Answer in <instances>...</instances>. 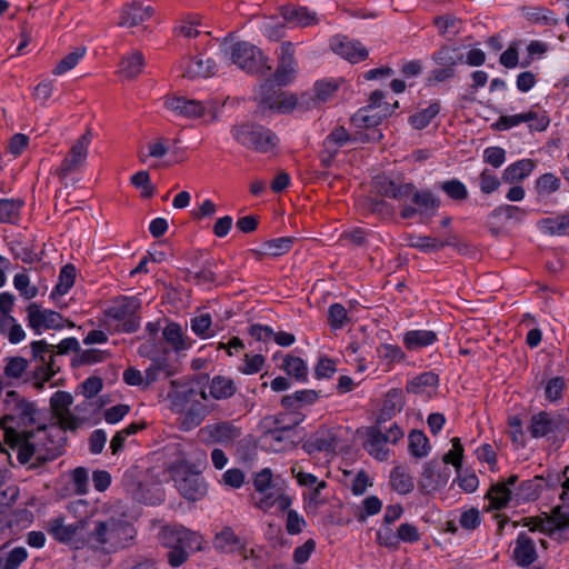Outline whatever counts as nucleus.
I'll return each mask as SVG.
<instances>
[{"label":"nucleus","mask_w":569,"mask_h":569,"mask_svg":"<svg viewBox=\"0 0 569 569\" xmlns=\"http://www.w3.org/2000/svg\"><path fill=\"white\" fill-rule=\"evenodd\" d=\"M29 361L22 357H11L7 359L3 375L8 379H20L26 373Z\"/></svg>","instance_id":"obj_57"},{"label":"nucleus","mask_w":569,"mask_h":569,"mask_svg":"<svg viewBox=\"0 0 569 569\" xmlns=\"http://www.w3.org/2000/svg\"><path fill=\"white\" fill-rule=\"evenodd\" d=\"M29 327L37 332L46 329L63 328V318L59 312L48 309H41L37 303H30L27 307Z\"/></svg>","instance_id":"obj_19"},{"label":"nucleus","mask_w":569,"mask_h":569,"mask_svg":"<svg viewBox=\"0 0 569 569\" xmlns=\"http://www.w3.org/2000/svg\"><path fill=\"white\" fill-rule=\"evenodd\" d=\"M435 24L440 34L445 37H453L460 32L462 21L455 16L445 14L435 19Z\"/></svg>","instance_id":"obj_52"},{"label":"nucleus","mask_w":569,"mask_h":569,"mask_svg":"<svg viewBox=\"0 0 569 569\" xmlns=\"http://www.w3.org/2000/svg\"><path fill=\"white\" fill-rule=\"evenodd\" d=\"M511 497L510 489L503 483L492 485L490 490L487 493V498L490 501V509H501L505 508Z\"/></svg>","instance_id":"obj_47"},{"label":"nucleus","mask_w":569,"mask_h":569,"mask_svg":"<svg viewBox=\"0 0 569 569\" xmlns=\"http://www.w3.org/2000/svg\"><path fill=\"white\" fill-rule=\"evenodd\" d=\"M330 46L335 53L351 63L363 61L369 54L368 49L360 41L342 36L335 37Z\"/></svg>","instance_id":"obj_21"},{"label":"nucleus","mask_w":569,"mask_h":569,"mask_svg":"<svg viewBox=\"0 0 569 569\" xmlns=\"http://www.w3.org/2000/svg\"><path fill=\"white\" fill-rule=\"evenodd\" d=\"M527 214V211L518 206L502 204L491 211L488 217V224L490 231L498 233L501 224L509 220L521 221Z\"/></svg>","instance_id":"obj_25"},{"label":"nucleus","mask_w":569,"mask_h":569,"mask_svg":"<svg viewBox=\"0 0 569 569\" xmlns=\"http://www.w3.org/2000/svg\"><path fill=\"white\" fill-rule=\"evenodd\" d=\"M7 438L11 447L17 450V459L20 465L28 466L29 469H37L46 462L54 459V450L48 451L40 449L23 432L7 431Z\"/></svg>","instance_id":"obj_6"},{"label":"nucleus","mask_w":569,"mask_h":569,"mask_svg":"<svg viewBox=\"0 0 569 569\" xmlns=\"http://www.w3.org/2000/svg\"><path fill=\"white\" fill-rule=\"evenodd\" d=\"M328 318L333 329H341L349 321L347 310L340 303H333L329 307Z\"/></svg>","instance_id":"obj_61"},{"label":"nucleus","mask_w":569,"mask_h":569,"mask_svg":"<svg viewBox=\"0 0 569 569\" xmlns=\"http://www.w3.org/2000/svg\"><path fill=\"white\" fill-rule=\"evenodd\" d=\"M437 66L455 70V67L463 62V54L458 47H442L432 54Z\"/></svg>","instance_id":"obj_38"},{"label":"nucleus","mask_w":569,"mask_h":569,"mask_svg":"<svg viewBox=\"0 0 569 569\" xmlns=\"http://www.w3.org/2000/svg\"><path fill=\"white\" fill-rule=\"evenodd\" d=\"M172 391L169 393L171 399L172 407L177 411H183L186 407L190 406L192 402H197L200 399L206 400L207 395L204 391H197L190 385H177L172 382Z\"/></svg>","instance_id":"obj_24"},{"label":"nucleus","mask_w":569,"mask_h":569,"mask_svg":"<svg viewBox=\"0 0 569 569\" xmlns=\"http://www.w3.org/2000/svg\"><path fill=\"white\" fill-rule=\"evenodd\" d=\"M430 449L427 436L419 430H412L409 433V451L416 458H423Z\"/></svg>","instance_id":"obj_51"},{"label":"nucleus","mask_w":569,"mask_h":569,"mask_svg":"<svg viewBox=\"0 0 569 569\" xmlns=\"http://www.w3.org/2000/svg\"><path fill=\"white\" fill-rule=\"evenodd\" d=\"M566 386H567V381L563 377L551 378L547 382L546 388H545V395H546L547 400L557 401L558 399H560Z\"/></svg>","instance_id":"obj_64"},{"label":"nucleus","mask_w":569,"mask_h":569,"mask_svg":"<svg viewBox=\"0 0 569 569\" xmlns=\"http://www.w3.org/2000/svg\"><path fill=\"white\" fill-rule=\"evenodd\" d=\"M179 70L182 77L193 80L214 76L217 64L202 52L196 54L190 53L181 59Z\"/></svg>","instance_id":"obj_14"},{"label":"nucleus","mask_w":569,"mask_h":569,"mask_svg":"<svg viewBox=\"0 0 569 569\" xmlns=\"http://www.w3.org/2000/svg\"><path fill=\"white\" fill-rule=\"evenodd\" d=\"M73 397L67 391H57L50 398V408L60 430L76 431L83 420L71 412Z\"/></svg>","instance_id":"obj_13"},{"label":"nucleus","mask_w":569,"mask_h":569,"mask_svg":"<svg viewBox=\"0 0 569 569\" xmlns=\"http://www.w3.org/2000/svg\"><path fill=\"white\" fill-rule=\"evenodd\" d=\"M336 446L337 437L330 431L318 432L305 443L308 453L317 451L333 452Z\"/></svg>","instance_id":"obj_37"},{"label":"nucleus","mask_w":569,"mask_h":569,"mask_svg":"<svg viewBox=\"0 0 569 569\" xmlns=\"http://www.w3.org/2000/svg\"><path fill=\"white\" fill-rule=\"evenodd\" d=\"M113 533V518L106 521H96L88 535L87 541L94 549L112 551L116 550V538Z\"/></svg>","instance_id":"obj_22"},{"label":"nucleus","mask_w":569,"mask_h":569,"mask_svg":"<svg viewBox=\"0 0 569 569\" xmlns=\"http://www.w3.org/2000/svg\"><path fill=\"white\" fill-rule=\"evenodd\" d=\"M212 319L209 313H201L199 316L193 317L190 320V327L194 335L200 338H209L211 336Z\"/></svg>","instance_id":"obj_58"},{"label":"nucleus","mask_w":569,"mask_h":569,"mask_svg":"<svg viewBox=\"0 0 569 569\" xmlns=\"http://www.w3.org/2000/svg\"><path fill=\"white\" fill-rule=\"evenodd\" d=\"M437 339L433 331L412 330L405 335L403 342L408 349H419L432 345Z\"/></svg>","instance_id":"obj_44"},{"label":"nucleus","mask_w":569,"mask_h":569,"mask_svg":"<svg viewBox=\"0 0 569 569\" xmlns=\"http://www.w3.org/2000/svg\"><path fill=\"white\" fill-rule=\"evenodd\" d=\"M116 549L126 547L137 535V530L127 521L113 519Z\"/></svg>","instance_id":"obj_48"},{"label":"nucleus","mask_w":569,"mask_h":569,"mask_svg":"<svg viewBox=\"0 0 569 569\" xmlns=\"http://www.w3.org/2000/svg\"><path fill=\"white\" fill-rule=\"evenodd\" d=\"M236 386L230 378L217 376L209 385V393L217 400L227 399L234 395Z\"/></svg>","instance_id":"obj_43"},{"label":"nucleus","mask_w":569,"mask_h":569,"mask_svg":"<svg viewBox=\"0 0 569 569\" xmlns=\"http://www.w3.org/2000/svg\"><path fill=\"white\" fill-rule=\"evenodd\" d=\"M538 558L536 543L526 533L521 532L517 540L512 551V559L520 567H529Z\"/></svg>","instance_id":"obj_27"},{"label":"nucleus","mask_w":569,"mask_h":569,"mask_svg":"<svg viewBox=\"0 0 569 569\" xmlns=\"http://www.w3.org/2000/svg\"><path fill=\"white\" fill-rule=\"evenodd\" d=\"M282 369L291 377L300 381L307 380V366L305 361L299 357L288 356L282 365Z\"/></svg>","instance_id":"obj_56"},{"label":"nucleus","mask_w":569,"mask_h":569,"mask_svg":"<svg viewBox=\"0 0 569 569\" xmlns=\"http://www.w3.org/2000/svg\"><path fill=\"white\" fill-rule=\"evenodd\" d=\"M164 106L174 114L186 118H200L207 111L204 102L184 97H170L164 101Z\"/></svg>","instance_id":"obj_23"},{"label":"nucleus","mask_w":569,"mask_h":569,"mask_svg":"<svg viewBox=\"0 0 569 569\" xmlns=\"http://www.w3.org/2000/svg\"><path fill=\"white\" fill-rule=\"evenodd\" d=\"M0 335L13 345L21 342L26 338L23 328L12 316H0Z\"/></svg>","instance_id":"obj_42"},{"label":"nucleus","mask_w":569,"mask_h":569,"mask_svg":"<svg viewBox=\"0 0 569 569\" xmlns=\"http://www.w3.org/2000/svg\"><path fill=\"white\" fill-rule=\"evenodd\" d=\"M388 442L385 441L383 430L380 427H370L367 430V441L365 448L377 460L383 461L389 456V450L386 448Z\"/></svg>","instance_id":"obj_32"},{"label":"nucleus","mask_w":569,"mask_h":569,"mask_svg":"<svg viewBox=\"0 0 569 569\" xmlns=\"http://www.w3.org/2000/svg\"><path fill=\"white\" fill-rule=\"evenodd\" d=\"M214 546L224 552H234L242 548L240 539L230 528H224L216 536Z\"/></svg>","instance_id":"obj_46"},{"label":"nucleus","mask_w":569,"mask_h":569,"mask_svg":"<svg viewBox=\"0 0 569 569\" xmlns=\"http://www.w3.org/2000/svg\"><path fill=\"white\" fill-rule=\"evenodd\" d=\"M142 70V58L139 52H133L123 57L119 63L118 73L126 81H132L138 78Z\"/></svg>","instance_id":"obj_39"},{"label":"nucleus","mask_w":569,"mask_h":569,"mask_svg":"<svg viewBox=\"0 0 569 569\" xmlns=\"http://www.w3.org/2000/svg\"><path fill=\"white\" fill-rule=\"evenodd\" d=\"M338 82L335 80H321L315 84V97L318 101L325 102L338 90Z\"/></svg>","instance_id":"obj_63"},{"label":"nucleus","mask_w":569,"mask_h":569,"mask_svg":"<svg viewBox=\"0 0 569 569\" xmlns=\"http://www.w3.org/2000/svg\"><path fill=\"white\" fill-rule=\"evenodd\" d=\"M87 54V48L86 47H77L71 52H69L67 56H64L52 70V74L57 77H61L66 74L67 72L74 69L80 61L86 57Z\"/></svg>","instance_id":"obj_40"},{"label":"nucleus","mask_w":569,"mask_h":569,"mask_svg":"<svg viewBox=\"0 0 569 569\" xmlns=\"http://www.w3.org/2000/svg\"><path fill=\"white\" fill-rule=\"evenodd\" d=\"M149 530L161 546L169 549L168 562L173 568L183 565L192 552L202 548L201 536L181 525L153 519L150 521Z\"/></svg>","instance_id":"obj_1"},{"label":"nucleus","mask_w":569,"mask_h":569,"mask_svg":"<svg viewBox=\"0 0 569 569\" xmlns=\"http://www.w3.org/2000/svg\"><path fill=\"white\" fill-rule=\"evenodd\" d=\"M440 189L443 190L453 200H465L468 197L466 186L458 179H452L440 183Z\"/></svg>","instance_id":"obj_60"},{"label":"nucleus","mask_w":569,"mask_h":569,"mask_svg":"<svg viewBox=\"0 0 569 569\" xmlns=\"http://www.w3.org/2000/svg\"><path fill=\"white\" fill-rule=\"evenodd\" d=\"M26 558L27 550L23 547L10 551L0 550V569H17Z\"/></svg>","instance_id":"obj_50"},{"label":"nucleus","mask_w":569,"mask_h":569,"mask_svg":"<svg viewBox=\"0 0 569 569\" xmlns=\"http://www.w3.org/2000/svg\"><path fill=\"white\" fill-rule=\"evenodd\" d=\"M281 418L273 416L263 420L268 428L261 436L262 446L273 452L288 450L295 445V432L290 426H280Z\"/></svg>","instance_id":"obj_9"},{"label":"nucleus","mask_w":569,"mask_h":569,"mask_svg":"<svg viewBox=\"0 0 569 569\" xmlns=\"http://www.w3.org/2000/svg\"><path fill=\"white\" fill-rule=\"evenodd\" d=\"M522 525L530 531H540L551 536L555 531L569 529V511L557 506L550 513L543 512L537 517L523 518Z\"/></svg>","instance_id":"obj_12"},{"label":"nucleus","mask_w":569,"mask_h":569,"mask_svg":"<svg viewBox=\"0 0 569 569\" xmlns=\"http://www.w3.org/2000/svg\"><path fill=\"white\" fill-rule=\"evenodd\" d=\"M140 299L137 297H124L118 299L103 312L104 325L114 330L134 331L139 328Z\"/></svg>","instance_id":"obj_5"},{"label":"nucleus","mask_w":569,"mask_h":569,"mask_svg":"<svg viewBox=\"0 0 569 569\" xmlns=\"http://www.w3.org/2000/svg\"><path fill=\"white\" fill-rule=\"evenodd\" d=\"M541 229L549 234H569V217L547 218L540 221Z\"/></svg>","instance_id":"obj_55"},{"label":"nucleus","mask_w":569,"mask_h":569,"mask_svg":"<svg viewBox=\"0 0 569 569\" xmlns=\"http://www.w3.org/2000/svg\"><path fill=\"white\" fill-rule=\"evenodd\" d=\"M282 19L295 27H309L317 24V13L306 7L284 6L281 9Z\"/></svg>","instance_id":"obj_28"},{"label":"nucleus","mask_w":569,"mask_h":569,"mask_svg":"<svg viewBox=\"0 0 569 569\" xmlns=\"http://www.w3.org/2000/svg\"><path fill=\"white\" fill-rule=\"evenodd\" d=\"M91 143V132L86 131L78 140L73 143L69 154L61 162V166L57 169L59 178L64 179L67 176L79 168H81L88 157L89 146Z\"/></svg>","instance_id":"obj_16"},{"label":"nucleus","mask_w":569,"mask_h":569,"mask_svg":"<svg viewBox=\"0 0 569 569\" xmlns=\"http://www.w3.org/2000/svg\"><path fill=\"white\" fill-rule=\"evenodd\" d=\"M23 201L17 199H0V222L12 223L20 213Z\"/></svg>","instance_id":"obj_53"},{"label":"nucleus","mask_w":569,"mask_h":569,"mask_svg":"<svg viewBox=\"0 0 569 569\" xmlns=\"http://www.w3.org/2000/svg\"><path fill=\"white\" fill-rule=\"evenodd\" d=\"M254 493L253 503L257 508L268 511L277 507L283 511L291 505V499L286 493V481L280 476H274L269 468H263L253 477Z\"/></svg>","instance_id":"obj_3"},{"label":"nucleus","mask_w":569,"mask_h":569,"mask_svg":"<svg viewBox=\"0 0 569 569\" xmlns=\"http://www.w3.org/2000/svg\"><path fill=\"white\" fill-rule=\"evenodd\" d=\"M140 8L138 4H127L123 7L120 16L119 26L124 28H132L138 26L140 21Z\"/></svg>","instance_id":"obj_62"},{"label":"nucleus","mask_w":569,"mask_h":569,"mask_svg":"<svg viewBox=\"0 0 569 569\" xmlns=\"http://www.w3.org/2000/svg\"><path fill=\"white\" fill-rule=\"evenodd\" d=\"M455 237H449L446 241H440L433 237L416 236L411 233L406 234L405 237V240L409 247L419 249L423 252H436L445 246H455Z\"/></svg>","instance_id":"obj_31"},{"label":"nucleus","mask_w":569,"mask_h":569,"mask_svg":"<svg viewBox=\"0 0 569 569\" xmlns=\"http://www.w3.org/2000/svg\"><path fill=\"white\" fill-rule=\"evenodd\" d=\"M233 138L242 146L259 152H268L276 148L277 136L261 126L243 123L232 127Z\"/></svg>","instance_id":"obj_7"},{"label":"nucleus","mask_w":569,"mask_h":569,"mask_svg":"<svg viewBox=\"0 0 569 569\" xmlns=\"http://www.w3.org/2000/svg\"><path fill=\"white\" fill-rule=\"evenodd\" d=\"M439 468L440 466L436 461L425 463L420 479V487L423 490H436L447 482V477L441 475Z\"/></svg>","instance_id":"obj_35"},{"label":"nucleus","mask_w":569,"mask_h":569,"mask_svg":"<svg viewBox=\"0 0 569 569\" xmlns=\"http://www.w3.org/2000/svg\"><path fill=\"white\" fill-rule=\"evenodd\" d=\"M438 382H439V379L436 373L423 372V373L412 378L408 382L406 390L409 393H415V395H431L436 390Z\"/></svg>","instance_id":"obj_34"},{"label":"nucleus","mask_w":569,"mask_h":569,"mask_svg":"<svg viewBox=\"0 0 569 569\" xmlns=\"http://www.w3.org/2000/svg\"><path fill=\"white\" fill-rule=\"evenodd\" d=\"M535 163L530 159H522L509 164L502 172V180L506 183H517L526 179L533 170Z\"/></svg>","instance_id":"obj_36"},{"label":"nucleus","mask_w":569,"mask_h":569,"mask_svg":"<svg viewBox=\"0 0 569 569\" xmlns=\"http://www.w3.org/2000/svg\"><path fill=\"white\" fill-rule=\"evenodd\" d=\"M203 400H199L197 402H192L190 406L186 407L180 418V427L181 429L188 431L198 427L207 416V407L202 402Z\"/></svg>","instance_id":"obj_33"},{"label":"nucleus","mask_w":569,"mask_h":569,"mask_svg":"<svg viewBox=\"0 0 569 569\" xmlns=\"http://www.w3.org/2000/svg\"><path fill=\"white\" fill-rule=\"evenodd\" d=\"M440 112L439 102H432L427 108L417 111L410 117V123L415 129H423Z\"/></svg>","instance_id":"obj_49"},{"label":"nucleus","mask_w":569,"mask_h":569,"mask_svg":"<svg viewBox=\"0 0 569 569\" xmlns=\"http://www.w3.org/2000/svg\"><path fill=\"white\" fill-rule=\"evenodd\" d=\"M170 471L178 491L187 500L197 501L207 495L208 487L200 473L189 470L186 466L171 467Z\"/></svg>","instance_id":"obj_10"},{"label":"nucleus","mask_w":569,"mask_h":569,"mask_svg":"<svg viewBox=\"0 0 569 569\" xmlns=\"http://www.w3.org/2000/svg\"><path fill=\"white\" fill-rule=\"evenodd\" d=\"M221 50L227 59L247 73L264 76L271 70L269 59L249 42H224Z\"/></svg>","instance_id":"obj_4"},{"label":"nucleus","mask_w":569,"mask_h":569,"mask_svg":"<svg viewBox=\"0 0 569 569\" xmlns=\"http://www.w3.org/2000/svg\"><path fill=\"white\" fill-rule=\"evenodd\" d=\"M297 61L295 59L293 44L289 41L282 42L278 56V67L274 72V80L279 86H286L293 80L297 73Z\"/></svg>","instance_id":"obj_20"},{"label":"nucleus","mask_w":569,"mask_h":569,"mask_svg":"<svg viewBox=\"0 0 569 569\" xmlns=\"http://www.w3.org/2000/svg\"><path fill=\"white\" fill-rule=\"evenodd\" d=\"M569 428V420L562 415L541 411L533 415L528 427L533 438L546 437L551 433L561 432Z\"/></svg>","instance_id":"obj_15"},{"label":"nucleus","mask_w":569,"mask_h":569,"mask_svg":"<svg viewBox=\"0 0 569 569\" xmlns=\"http://www.w3.org/2000/svg\"><path fill=\"white\" fill-rule=\"evenodd\" d=\"M351 140L350 134L343 127L335 128L326 138L323 147L326 152L338 153L340 148Z\"/></svg>","instance_id":"obj_45"},{"label":"nucleus","mask_w":569,"mask_h":569,"mask_svg":"<svg viewBox=\"0 0 569 569\" xmlns=\"http://www.w3.org/2000/svg\"><path fill=\"white\" fill-rule=\"evenodd\" d=\"M40 449L54 450V459L62 452V431L56 425L39 426L36 430L23 431Z\"/></svg>","instance_id":"obj_18"},{"label":"nucleus","mask_w":569,"mask_h":569,"mask_svg":"<svg viewBox=\"0 0 569 569\" xmlns=\"http://www.w3.org/2000/svg\"><path fill=\"white\" fill-rule=\"evenodd\" d=\"M83 529V521L67 525L63 517H57L48 523V532L60 542L73 540Z\"/></svg>","instance_id":"obj_26"},{"label":"nucleus","mask_w":569,"mask_h":569,"mask_svg":"<svg viewBox=\"0 0 569 569\" xmlns=\"http://www.w3.org/2000/svg\"><path fill=\"white\" fill-rule=\"evenodd\" d=\"M377 188L387 197L399 200L410 199L416 204V207L403 204L400 213L403 219H410L416 214L432 216L440 204L430 191H419L411 183L397 184L387 178H379Z\"/></svg>","instance_id":"obj_2"},{"label":"nucleus","mask_w":569,"mask_h":569,"mask_svg":"<svg viewBox=\"0 0 569 569\" xmlns=\"http://www.w3.org/2000/svg\"><path fill=\"white\" fill-rule=\"evenodd\" d=\"M76 279V268L72 264H66L59 274V281L51 292L52 297L63 296L73 286Z\"/></svg>","instance_id":"obj_54"},{"label":"nucleus","mask_w":569,"mask_h":569,"mask_svg":"<svg viewBox=\"0 0 569 569\" xmlns=\"http://www.w3.org/2000/svg\"><path fill=\"white\" fill-rule=\"evenodd\" d=\"M162 336L166 342L177 353L187 351L192 346V340L183 332L182 328L176 322L167 325L162 331Z\"/></svg>","instance_id":"obj_30"},{"label":"nucleus","mask_w":569,"mask_h":569,"mask_svg":"<svg viewBox=\"0 0 569 569\" xmlns=\"http://www.w3.org/2000/svg\"><path fill=\"white\" fill-rule=\"evenodd\" d=\"M256 100L264 108L279 112H287L296 104L293 97L276 89L271 81H266L259 87Z\"/></svg>","instance_id":"obj_17"},{"label":"nucleus","mask_w":569,"mask_h":569,"mask_svg":"<svg viewBox=\"0 0 569 569\" xmlns=\"http://www.w3.org/2000/svg\"><path fill=\"white\" fill-rule=\"evenodd\" d=\"M201 432L207 435V437L213 442L219 443H230L234 439L239 438L241 432L238 427H236L231 422H218L206 426L201 429Z\"/></svg>","instance_id":"obj_29"},{"label":"nucleus","mask_w":569,"mask_h":569,"mask_svg":"<svg viewBox=\"0 0 569 569\" xmlns=\"http://www.w3.org/2000/svg\"><path fill=\"white\" fill-rule=\"evenodd\" d=\"M3 405L7 410L3 422L16 420L18 425L22 427H29L36 423V416L38 413L36 405L21 397L17 391H8Z\"/></svg>","instance_id":"obj_11"},{"label":"nucleus","mask_w":569,"mask_h":569,"mask_svg":"<svg viewBox=\"0 0 569 569\" xmlns=\"http://www.w3.org/2000/svg\"><path fill=\"white\" fill-rule=\"evenodd\" d=\"M532 118H535L533 111L513 116H502L495 123V127L499 130H506L516 127L522 122H530Z\"/></svg>","instance_id":"obj_59"},{"label":"nucleus","mask_w":569,"mask_h":569,"mask_svg":"<svg viewBox=\"0 0 569 569\" xmlns=\"http://www.w3.org/2000/svg\"><path fill=\"white\" fill-rule=\"evenodd\" d=\"M390 486L400 495H407L415 488L413 479L402 466H397L390 473Z\"/></svg>","instance_id":"obj_41"},{"label":"nucleus","mask_w":569,"mask_h":569,"mask_svg":"<svg viewBox=\"0 0 569 569\" xmlns=\"http://www.w3.org/2000/svg\"><path fill=\"white\" fill-rule=\"evenodd\" d=\"M398 106V102H395L392 107L386 106L381 110H376L372 107H366L359 110L352 117V123L360 129H367L368 132L360 133L357 138L361 142H377L382 138V133L376 127L381 123V121L387 118L392 110Z\"/></svg>","instance_id":"obj_8"}]
</instances>
